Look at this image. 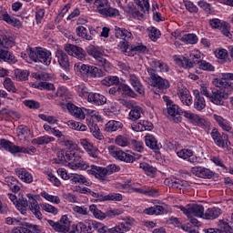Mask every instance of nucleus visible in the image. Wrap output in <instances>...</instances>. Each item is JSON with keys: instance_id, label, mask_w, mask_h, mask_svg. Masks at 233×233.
<instances>
[{"instance_id": "obj_21", "label": "nucleus", "mask_w": 233, "mask_h": 233, "mask_svg": "<svg viewBox=\"0 0 233 233\" xmlns=\"http://www.w3.org/2000/svg\"><path fill=\"white\" fill-rule=\"evenodd\" d=\"M165 184L170 188H175L177 190H181L182 188H188L190 185L185 180L179 178H167L165 180Z\"/></svg>"}, {"instance_id": "obj_32", "label": "nucleus", "mask_w": 233, "mask_h": 233, "mask_svg": "<svg viewBox=\"0 0 233 233\" xmlns=\"http://www.w3.org/2000/svg\"><path fill=\"white\" fill-rule=\"evenodd\" d=\"M0 21H5L7 25H12V26H17L18 28L21 26V21L10 16V15L5 11L0 12Z\"/></svg>"}, {"instance_id": "obj_11", "label": "nucleus", "mask_w": 233, "mask_h": 233, "mask_svg": "<svg viewBox=\"0 0 233 233\" xmlns=\"http://www.w3.org/2000/svg\"><path fill=\"white\" fill-rule=\"evenodd\" d=\"M64 50L68 56H72L73 57L79 59V61H85L86 59V52L82 47L72 44H66Z\"/></svg>"}, {"instance_id": "obj_5", "label": "nucleus", "mask_w": 233, "mask_h": 233, "mask_svg": "<svg viewBox=\"0 0 233 233\" xmlns=\"http://www.w3.org/2000/svg\"><path fill=\"white\" fill-rule=\"evenodd\" d=\"M108 152L112 157L118 159V161H124V163H134L137 159H139V157L130 151H123L116 146H109Z\"/></svg>"}, {"instance_id": "obj_27", "label": "nucleus", "mask_w": 233, "mask_h": 233, "mask_svg": "<svg viewBox=\"0 0 233 233\" xmlns=\"http://www.w3.org/2000/svg\"><path fill=\"white\" fill-rule=\"evenodd\" d=\"M177 95L183 105H186V106L192 105V95H190V91L187 87L178 89Z\"/></svg>"}, {"instance_id": "obj_55", "label": "nucleus", "mask_w": 233, "mask_h": 233, "mask_svg": "<svg viewBox=\"0 0 233 233\" xmlns=\"http://www.w3.org/2000/svg\"><path fill=\"white\" fill-rule=\"evenodd\" d=\"M40 195L44 199L49 201V203H53L54 205H59V203H61V198H59V197L50 195L46 191H42Z\"/></svg>"}, {"instance_id": "obj_31", "label": "nucleus", "mask_w": 233, "mask_h": 233, "mask_svg": "<svg viewBox=\"0 0 233 233\" xmlns=\"http://www.w3.org/2000/svg\"><path fill=\"white\" fill-rule=\"evenodd\" d=\"M66 108L71 116L76 117V119H85V112H83V109H81V107H78L72 103H67Z\"/></svg>"}, {"instance_id": "obj_37", "label": "nucleus", "mask_w": 233, "mask_h": 233, "mask_svg": "<svg viewBox=\"0 0 233 233\" xmlns=\"http://www.w3.org/2000/svg\"><path fill=\"white\" fill-rule=\"evenodd\" d=\"M5 183L9 187L10 190L15 194H17L21 190V186H19V180L14 177H5Z\"/></svg>"}, {"instance_id": "obj_64", "label": "nucleus", "mask_w": 233, "mask_h": 233, "mask_svg": "<svg viewBox=\"0 0 233 233\" xmlns=\"http://www.w3.org/2000/svg\"><path fill=\"white\" fill-rule=\"evenodd\" d=\"M198 65L200 70H205L206 72H214V70H216V67H214L210 62H207L206 60H199Z\"/></svg>"}, {"instance_id": "obj_39", "label": "nucleus", "mask_w": 233, "mask_h": 233, "mask_svg": "<svg viewBox=\"0 0 233 233\" xmlns=\"http://www.w3.org/2000/svg\"><path fill=\"white\" fill-rule=\"evenodd\" d=\"M69 180L73 185H77V183H79L80 185H86V187L90 185V182L88 181V179H86V177L79 174H71Z\"/></svg>"}, {"instance_id": "obj_60", "label": "nucleus", "mask_w": 233, "mask_h": 233, "mask_svg": "<svg viewBox=\"0 0 233 233\" xmlns=\"http://www.w3.org/2000/svg\"><path fill=\"white\" fill-rule=\"evenodd\" d=\"M134 191L138 194H144L145 196H157V190L152 187H136L134 188Z\"/></svg>"}, {"instance_id": "obj_62", "label": "nucleus", "mask_w": 233, "mask_h": 233, "mask_svg": "<svg viewBox=\"0 0 233 233\" xmlns=\"http://www.w3.org/2000/svg\"><path fill=\"white\" fill-rule=\"evenodd\" d=\"M115 143L118 147H128L130 145V138L125 135H118L115 139Z\"/></svg>"}, {"instance_id": "obj_40", "label": "nucleus", "mask_w": 233, "mask_h": 233, "mask_svg": "<svg viewBox=\"0 0 233 233\" xmlns=\"http://www.w3.org/2000/svg\"><path fill=\"white\" fill-rule=\"evenodd\" d=\"M74 69L76 75L88 76V73L90 72V66L83 63H76L75 64Z\"/></svg>"}, {"instance_id": "obj_17", "label": "nucleus", "mask_w": 233, "mask_h": 233, "mask_svg": "<svg viewBox=\"0 0 233 233\" xmlns=\"http://www.w3.org/2000/svg\"><path fill=\"white\" fill-rule=\"evenodd\" d=\"M122 105L127 106V108H131L129 112V119L131 121H137V119L141 118V114H143V109L138 106H132V102H128L127 100H122Z\"/></svg>"}, {"instance_id": "obj_33", "label": "nucleus", "mask_w": 233, "mask_h": 233, "mask_svg": "<svg viewBox=\"0 0 233 233\" xmlns=\"http://www.w3.org/2000/svg\"><path fill=\"white\" fill-rule=\"evenodd\" d=\"M145 143L148 148H151V150H155V152H157L159 148H161V144L157 143V139H156V137L153 135H147L145 137Z\"/></svg>"}, {"instance_id": "obj_48", "label": "nucleus", "mask_w": 233, "mask_h": 233, "mask_svg": "<svg viewBox=\"0 0 233 233\" xmlns=\"http://www.w3.org/2000/svg\"><path fill=\"white\" fill-rule=\"evenodd\" d=\"M14 74L16 81H28L30 71L26 69H15Z\"/></svg>"}, {"instance_id": "obj_47", "label": "nucleus", "mask_w": 233, "mask_h": 233, "mask_svg": "<svg viewBox=\"0 0 233 233\" xmlns=\"http://www.w3.org/2000/svg\"><path fill=\"white\" fill-rule=\"evenodd\" d=\"M232 227V218H230L229 222L225 220L218 221V230H220L221 233H233Z\"/></svg>"}, {"instance_id": "obj_22", "label": "nucleus", "mask_w": 233, "mask_h": 233, "mask_svg": "<svg viewBox=\"0 0 233 233\" xmlns=\"http://www.w3.org/2000/svg\"><path fill=\"white\" fill-rule=\"evenodd\" d=\"M147 70H154L155 74L157 72H168V65L157 59H151L149 61V67H147Z\"/></svg>"}, {"instance_id": "obj_26", "label": "nucleus", "mask_w": 233, "mask_h": 233, "mask_svg": "<svg viewBox=\"0 0 233 233\" xmlns=\"http://www.w3.org/2000/svg\"><path fill=\"white\" fill-rule=\"evenodd\" d=\"M194 108L198 112H201V110H205L207 106V102L205 101V97H203V96H201V93H199V90H194Z\"/></svg>"}, {"instance_id": "obj_49", "label": "nucleus", "mask_w": 233, "mask_h": 233, "mask_svg": "<svg viewBox=\"0 0 233 233\" xmlns=\"http://www.w3.org/2000/svg\"><path fill=\"white\" fill-rule=\"evenodd\" d=\"M15 116H17V113L8 106L0 109V119H10V117Z\"/></svg>"}, {"instance_id": "obj_53", "label": "nucleus", "mask_w": 233, "mask_h": 233, "mask_svg": "<svg viewBox=\"0 0 233 233\" xmlns=\"http://www.w3.org/2000/svg\"><path fill=\"white\" fill-rule=\"evenodd\" d=\"M180 41L186 45H196V43L198 41V38L196 34H186L180 38Z\"/></svg>"}, {"instance_id": "obj_16", "label": "nucleus", "mask_w": 233, "mask_h": 233, "mask_svg": "<svg viewBox=\"0 0 233 233\" xmlns=\"http://www.w3.org/2000/svg\"><path fill=\"white\" fill-rule=\"evenodd\" d=\"M228 99V91L225 89H212L211 98L209 101L214 105H223L224 100Z\"/></svg>"}, {"instance_id": "obj_63", "label": "nucleus", "mask_w": 233, "mask_h": 233, "mask_svg": "<svg viewBox=\"0 0 233 233\" xmlns=\"http://www.w3.org/2000/svg\"><path fill=\"white\" fill-rule=\"evenodd\" d=\"M135 3L137 5V9L141 10L143 14L150 10V4L148 3V0H135Z\"/></svg>"}, {"instance_id": "obj_29", "label": "nucleus", "mask_w": 233, "mask_h": 233, "mask_svg": "<svg viewBox=\"0 0 233 233\" xmlns=\"http://www.w3.org/2000/svg\"><path fill=\"white\" fill-rule=\"evenodd\" d=\"M9 63V65H15L17 58L12 52L5 49H0V63Z\"/></svg>"}, {"instance_id": "obj_45", "label": "nucleus", "mask_w": 233, "mask_h": 233, "mask_svg": "<svg viewBox=\"0 0 233 233\" xmlns=\"http://www.w3.org/2000/svg\"><path fill=\"white\" fill-rule=\"evenodd\" d=\"M15 45L14 37L8 35H0V48H12Z\"/></svg>"}, {"instance_id": "obj_23", "label": "nucleus", "mask_w": 233, "mask_h": 233, "mask_svg": "<svg viewBox=\"0 0 233 233\" xmlns=\"http://www.w3.org/2000/svg\"><path fill=\"white\" fill-rule=\"evenodd\" d=\"M128 81L130 85L133 86L134 90L137 92L140 96H145V87L143 86V84H141V81L139 80V77L136 76L135 74H130L128 76Z\"/></svg>"}, {"instance_id": "obj_30", "label": "nucleus", "mask_w": 233, "mask_h": 233, "mask_svg": "<svg viewBox=\"0 0 233 233\" xmlns=\"http://www.w3.org/2000/svg\"><path fill=\"white\" fill-rule=\"evenodd\" d=\"M213 118L215 119L216 123L224 130L225 132H231L232 131V125H230V121L225 119L223 116L219 115H213Z\"/></svg>"}, {"instance_id": "obj_13", "label": "nucleus", "mask_w": 233, "mask_h": 233, "mask_svg": "<svg viewBox=\"0 0 233 233\" xmlns=\"http://www.w3.org/2000/svg\"><path fill=\"white\" fill-rule=\"evenodd\" d=\"M227 79L233 81V73H223L222 78H214L212 84L214 85V86L218 88V90H226V92H228L230 85H228Z\"/></svg>"}, {"instance_id": "obj_50", "label": "nucleus", "mask_w": 233, "mask_h": 233, "mask_svg": "<svg viewBox=\"0 0 233 233\" xmlns=\"http://www.w3.org/2000/svg\"><path fill=\"white\" fill-rule=\"evenodd\" d=\"M89 210L93 214L94 218H96V219H100L101 221H103V219H106V213L97 209V206L94 204L91 205L89 207Z\"/></svg>"}, {"instance_id": "obj_57", "label": "nucleus", "mask_w": 233, "mask_h": 233, "mask_svg": "<svg viewBox=\"0 0 233 233\" xmlns=\"http://www.w3.org/2000/svg\"><path fill=\"white\" fill-rule=\"evenodd\" d=\"M120 92L124 94V96H127V97H137V94H136L135 91H133L130 86L127 84H121L119 86Z\"/></svg>"}, {"instance_id": "obj_43", "label": "nucleus", "mask_w": 233, "mask_h": 233, "mask_svg": "<svg viewBox=\"0 0 233 233\" xmlns=\"http://www.w3.org/2000/svg\"><path fill=\"white\" fill-rule=\"evenodd\" d=\"M106 76V70L99 69L96 66H89V72L87 77H105Z\"/></svg>"}, {"instance_id": "obj_34", "label": "nucleus", "mask_w": 233, "mask_h": 233, "mask_svg": "<svg viewBox=\"0 0 233 233\" xmlns=\"http://www.w3.org/2000/svg\"><path fill=\"white\" fill-rule=\"evenodd\" d=\"M15 174L18 176L21 181H24V183H32V181H34V177H32V174H30V172L25 168L15 169Z\"/></svg>"}, {"instance_id": "obj_52", "label": "nucleus", "mask_w": 233, "mask_h": 233, "mask_svg": "<svg viewBox=\"0 0 233 233\" xmlns=\"http://www.w3.org/2000/svg\"><path fill=\"white\" fill-rule=\"evenodd\" d=\"M120 80L117 76H109L105 77L102 81L101 84L104 85L105 86H112L114 85H119Z\"/></svg>"}, {"instance_id": "obj_51", "label": "nucleus", "mask_w": 233, "mask_h": 233, "mask_svg": "<svg viewBox=\"0 0 233 233\" xmlns=\"http://www.w3.org/2000/svg\"><path fill=\"white\" fill-rule=\"evenodd\" d=\"M70 168L71 170H88V168H90V164L83 160L82 157L76 164H73Z\"/></svg>"}, {"instance_id": "obj_58", "label": "nucleus", "mask_w": 233, "mask_h": 233, "mask_svg": "<svg viewBox=\"0 0 233 233\" xmlns=\"http://www.w3.org/2000/svg\"><path fill=\"white\" fill-rule=\"evenodd\" d=\"M100 15H104V17H117L119 11L113 7H107L105 10H100Z\"/></svg>"}, {"instance_id": "obj_18", "label": "nucleus", "mask_w": 233, "mask_h": 233, "mask_svg": "<svg viewBox=\"0 0 233 233\" xmlns=\"http://www.w3.org/2000/svg\"><path fill=\"white\" fill-rule=\"evenodd\" d=\"M190 172L193 174V176L202 177V179H211V177H214V172L204 167H191Z\"/></svg>"}, {"instance_id": "obj_24", "label": "nucleus", "mask_w": 233, "mask_h": 233, "mask_svg": "<svg viewBox=\"0 0 233 233\" xmlns=\"http://www.w3.org/2000/svg\"><path fill=\"white\" fill-rule=\"evenodd\" d=\"M80 145L91 157H97L99 156V149L94 147V144L88 142V140L85 138L80 139Z\"/></svg>"}, {"instance_id": "obj_8", "label": "nucleus", "mask_w": 233, "mask_h": 233, "mask_svg": "<svg viewBox=\"0 0 233 233\" xmlns=\"http://www.w3.org/2000/svg\"><path fill=\"white\" fill-rule=\"evenodd\" d=\"M121 52L133 57L137 54H147L148 52V48L147 46L143 45V43H137L133 45H128V41H124L121 46Z\"/></svg>"}, {"instance_id": "obj_28", "label": "nucleus", "mask_w": 233, "mask_h": 233, "mask_svg": "<svg viewBox=\"0 0 233 233\" xmlns=\"http://www.w3.org/2000/svg\"><path fill=\"white\" fill-rule=\"evenodd\" d=\"M87 101L96 106H101L102 105H106V97L99 93H90Z\"/></svg>"}, {"instance_id": "obj_56", "label": "nucleus", "mask_w": 233, "mask_h": 233, "mask_svg": "<svg viewBox=\"0 0 233 233\" xmlns=\"http://www.w3.org/2000/svg\"><path fill=\"white\" fill-rule=\"evenodd\" d=\"M76 35H78V37L86 39V41H92V35H88V30L85 26L80 25V26L76 27Z\"/></svg>"}, {"instance_id": "obj_20", "label": "nucleus", "mask_w": 233, "mask_h": 233, "mask_svg": "<svg viewBox=\"0 0 233 233\" xmlns=\"http://www.w3.org/2000/svg\"><path fill=\"white\" fill-rule=\"evenodd\" d=\"M82 157L83 156L81 155V151L79 150V148L72 149L66 152V162L68 163L67 167H69V168L73 165H76Z\"/></svg>"}, {"instance_id": "obj_14", "label": "nucleus", "mask_w": 233, "mask_h": 233, "mask_svg": "<svg viewBox=\"0 0 233 233\" xmlns=\"http://www.w3.org/2000/svg\"><path fill=\"white\" fill-rule=\"evenodd\" d=\"M0 148H4L11 154H19V152H28L25 147L16 146L12 141L8 139L2 138L0 139Z\"/></svg>"}, {"instance_id": "obj_7", "label": "nucleus", "mask_w": 233, "mask_h": 233, "mask_svg": "<svg viewBox=\"0 0 233 233\" xmlns=\"http://www.w3.org/2000/svg\"><path fill=\"white\" fill-rule=\"evenodd\" d=\"M179 210L187 216V218H204L205 208L199 204H187L186 206H179Z\"/></svg>"}, {"instance_id": "obj_6", "label": "nucleus", "mask_w": 233, "mask_h": 233, "mask_svg": "<svg viewBox=\"0 0 233 233\" xmlns=\"http://www.w3.org/2000/svg\"><path fill=\"white\" fill-rule=\"evenodd\" d=\"M198 59H201V53L199 51H193L187 56L176 57L175 62L178 66L188 69L194 68V65L199 63Z\"/></svg>"}, {"instance_id": "obj_61", "label": "nucleus", "mask_w": 233, "mask_h": 233, "mask_svg": "<svg viewBox=\"0 0 233 233\" xmlns=\"http://www.w3.org/2000/svg\"><path fill=\"white\" fill-rule=\"evenodd\" d=\"M40 207L42 210H45V212H47L48 214H53V216H57V214H59V209L48 203H42L40 204Z\"/></svg>"}, {"instance_id": "obj_59", "label": "nucleus", "mask_w": 233, "mask_h": 233, "mask_svg": "<svg viewBox=\"0 0 233 233\" xmlns=\"http://www.w3.org/2000/svg\"><path fill=\"white\" fill-rule=\"evenodd\" d=\"M3 86L7 92H12L13 94L17 93V88L15 87L14 81H12V78L6 77L3 83Z\"/></svg>"}, {"instance_id": "obj_15", "label": "nucleus", "mask_w": 233, "mask_h": 233, "mask_svg": "<svg viewBox=\"0 0 233 233\" xmlns=\"http://www.w3.org/2000/svg\"><path fill=\"white\" fill-rule=\"evenodd\" d=\"M56 58L60 67H62L65 72H70V57L68 55L61 50L58 49L56 52Z\"/></svg>"}, {"instance_id": "obj_46", "label": "nucleus", "mask_w": 233, "mask_h": 233, "mask_svg": "<svg viewBox=\"0 0 233 233\" xmlns=\"http://www.w3.org/2000/svg\"><path fill=\"white\" fill-rule=\"evenodd\" d=\"M76 231L79 233H92L94 229H92V225H90V220L87 222H78L76 226Z\"/></svg>"}, {"instance_id": "obj_1", "label": "nucleus", "mask_w": 233, "mask_h": 233, "mask_svg": "<svg viewBox=\"0 0 233 233\" xmlns=\"http://www.w3.org/2000/svg\"><path fill=\"white\" fill-rule=\"evenodd\" d=\"M86 52L88 56L94 57L96 65L101 66L106 70V72H110L112 70V64L106 60L107 56L105 54V50L99 46H89L86 47Z\"/></svg>"}, {"instance_id": "obj_44", "label": "nucleus", "mask_w": 233, "mask_h": 233, "mask_svg": "<svg viewBox=\"0 0 233 233\" xmlns=\"http://www.w3.org/2000/svg\"><path fill=\"white\" fill-rule=\"evenodd\" d=\"M54 141H56V138H54V137H49L46 135L34 138L31 143L32 145H49V143H54Z\"/></svg>"}, {"instance_id": "obj_25", "label": "nucleus", "mask_w": 233, "mask_h": 233, "mask_svg": "<svg viewBox=\"0 0 233 233\" xmlns=\"http://www.w3.org/2000/svg\"><path fill=\"white\" fill-rule=\"evenodd\" d=\"M115 35L116 37H117V39H122V41H120L118 46L120 47L121 50V46H123V42L127 41L128 39H132V33L125 28H120L116 26L115 27Z\"/></svg>"}, {"instance_id": "obj_4", "label": "nucleus", "mask_w": 233, "mask_h": 233, "mask_svg": "<svg viewBox=\"0 0 233 233\" xmlns=\"http://www.w3.org/2000/svg\"><path fill=\"white\" fill-rule=\"evenodd\" d=\"M118 170L119 167H117L116 165H110L106 167L91 165L90 169H87V174L95 176V177L96 179H99V181H106V176H110L114 174V172H117Z\"/></svg>"}, {"instance_id": "obj_2", "label": "nucleus", "mask_w": 233, "mask_h": 233, "mask_svg": "<svg viewBox=\"0 0 233 233\" xmlns=\"http://www.w3.org/2000/svg\"><path fill=\"white\" fill-rule=\"evenodd\" d=\"M26 52L31 61L35 63H42L48 66L52 63V53L43 47H28Z\"/></svg>"}, {"instance_id": "obj_9", "label": "nucleus", "mask_w": 233, "mask_h": 233, "mask_svg": "<svg viewBox=\"0 0 233 233\" xmlns=\"http://www.w3.org/2000/svg\"><path fill=\"white\" fill-rule=\"evenodd\" d=\"M147 74L152 81L151 86H154V88H157L160 92H165L167 88L170 87V83L168 80L161 77L159 75L155 73L154 70L147 69Z\"/></svg>"}, {"instance_id": "obj_54", "label": "nucleus", "mask_w": 233, "mask_h": 233, "mask_svg": "<svg viewBox=\"0 0 233 233\" xmlns=\"http://www.w3.org/2000/svg\"><path fill=\"white\" fill-rule=\"evenodd\" d=\"M66 125H67V127H69V128H72V130H78V132H86V125H83V124L74 121V120L67 121Z\"/></svg>"}, {"instance_id": "obj_12", "label": "nucleus", "mask_w": 233, "mask_h": 233, "mask_svg": "<svg viewBox=\"0 0 233 233\" xmlns=\"http://www.w3.org/2000/svg\"><path fill=\"white\" fill-rule=\"evenodd\" d=\"M210 136L217 147L223 148L224 150H228V147H230V141H228V136H221V133L216 128H213Z\"/></svg>"}, {"instance_id": "obj_42", "label": "nucleus", "mask_w": 233, "mask_h": 233, "mask_svg": "<svg viewBox=\"0 0 233 233\" xmlns=\"http://www.w3.org/2000/svg\"><path fill=\"white\" fill-rule=\"evenodd\" d=\"M221 216V209L219 208H210L206 210L204 213L205 219H217Z\"/></svg>"}, {"instance_id": "obj_35", "label": "nucleus", "mask_w": 233, "mask_h": 233, "mask_svg": "<svg viewBox=\"0 0 233 233\" xmlns=\"http://www.w3.org/2000/svg\"><path fill=\"white\" fill-rule=\"evenodd\" d=\"M57 232H68L70 230V219L68 218V216L64 215L58 221L57 226Z\"/></svg>"}, {"instance_id": "obj_19", "label": "nucleus", "mask_w": 233, "mask_h": 233, "mask_svg": "<svg viewBox=\"0 0 233 233\" xmlns=\"http://www.w3.org/2000/svg\"><path fill=\"white\" fill-rule=\"evenodd\" d=\"M12 233H41V227L25 222L21 227L13 229Z\"/></svg>"}, {"instance_id": "obj_41", "label": "nucleus", "mask_w": 233, "mask_h": 233, "mask_svg": "<svg viewBox=\"0 0 233 233\" xmlns=\"http://www.w3.org/2000/svg\"><path fill=\"white\" fill-rule=\"evenodd\" d=\"M91 228L97 231L98 233H110L112 228H108V227L105 226V224L96 221L90 220Z\"/></svg>"}, {"instance_id": "obj_10", "label": "nucleus", "mask_w": 233, "mask_h": 233, "mask_svg": "<svg viewBox=\"0 0 233 233\" xmlns=\"http://www.w3.org/2000/svg\"><path fill=\"white\" fill-rule=\"evenodd\" d=\"M136 225V219L132 217H124L122 222L116 227L111 228L110 233H127L132 230V227Z\"/></svg>"}, {"instance_id": "obj_3", "label": "nucleus", "mask_w": 233, "mask_h": 233, "mask_svg": "<svg viewBox=\"0 0 233 233\" xmlns=\"http://www.w3.org/2000/svg\"><path fill=\"white\" fill-rule=\"evenodd\" d=\"M166 103V113L165 115L173 123H181L183 121V109L179 106L176 105L168 96L163 97Z\"/></svg>"}, {"instance_id": "obj_38", "label": "nucleus", "mask_w": 233, "mask_h": 233, "mask_svg": "<svg viewBox=\"0 0 233 233\" xmlns=\"http://www.w3.org/2000/svg\"><path fill=\"white\" fill-rule=\"evenodd\" d=\"M87 125L89 127L91 134H93L96 139H98L99 141H103V139H105V137H103V134L101 133V130L99 129V126H97V124L89 120Z\"/></svg>"}, {"instance_id": "obj_36", "label": "nucleus", "mask_w": 233, "mask_h": 233, "mask_svg": "<svg viewBox=\"0 0 233 233\" xmlns=\"http://www.w3.org/2000/svg\"><path fill=\"white\" fill-rule=\"evenodd\" d=\"M121 128H123V123L116 120H109L105 125V132H109L110 134L112 132H117Z\"/></svg>"}]
</instances>
